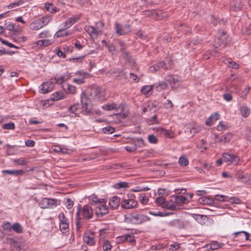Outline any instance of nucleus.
I'll list each match as a JSON object with an SVG mask.
<instances>
[{"label":"nucleus","instance_id":"1","mask_svg":"<svg viewBox=\"0 0 251 251\" xmlns=\"http://www.w3.org/2000/svg\"><path fill=\"white\" fill-rule=\"evenodd\" d=\"M93 216V211L92 207L88 204L84 205L82 207L78 208L76 212V227L79 230L80 225L78 220L80 219L89 220Z\"/></svg>","mask_w":251,"mask_h":251},{"label":"nucleus","instance_id":"2","mask_svg":"<svg viewBox=\"0 0 251 251\" xmlns=\"http://www.w3.org/2000/svg\"><path fill=\"white\" fill-rule=\"evenodd\" d=\"M137 201L135 200V197L133 195H128L124 198L121 202V206L124 209H132L136 206Z\"/></svg>","mask_w":251,"mask_h":251},{"label":"nucleus","instance_id":"3","mask_svg":"<svg viewBox=\"0 0 251 251\" xmlns=\"http://www.w3.org/2000/svg\"><path fill=\"white\" fill-rule=\"evenodd\" d=\"M130 220L132 224L140 225L150 221V217L147 215L139 214L132 213L130 215Z\"/></svg>","mask_w":251,"mask_h":251},{"label":"nucleus","instance_id":"4","mask_svg":"<svg viewBox=\"0 0 251 251\" xmlns=\"http://www.w3.org/2000/svg\"><path fill=\"white\" fill-rule=\"evenodd\" d=\"M223 161L227 165H237L240 160L239 156L229 153H224L222 155Z\"/></svg>","mask_w":251,"mask_h":251},{"label":"nucleus","instance_id":"5","mask_svg":"<svg viewBox=\"0 0 251 251\" xmlns=\"http://www.w3.org/2000/svg\"><path fill=\"white\" fill-rule=\"evenodd\" d=\"M60 221L59 228L63 233H66L69 230V222L63 213H60L58 215Z\"/></svg>","mask_w":251,"mask_h":251},{"label":"nucleus","instance_id":"6","mask_svg":"<svg viewBox=\"0 0 251 251\" xmlns=\"http://www.w3.org/2000/svg\"><path fill=\"white\" fill-rule=\"evenodd\" d=\"M57 201L55 199L44 198L39 202V205L42 208H52L57 205Z\"/></svg>","mask_w":251,"mask_h":251},{"label":"nucleus","instance_id":"7","mask_svg":"<svg viewBox=\"0 0 251 251\" xmlns=\"http://www.w3.org/2000/svg\"><path fill=\"white\" fill-rule=\"evenodd\" d=\"M83 239L84 242L89 246H93L96 243L95 233L91 230L86 231L84 233Z\"/></svg>","mask_w":251,"mask_h":251},{"label":"nucleus","instance_id":"8","mask_svg":"<svg viewBox=\"0 0 251 251\" xmlns=\"http://www.w3.org/2000/svg\"><path fill=\"white\" fill-rule=\"evenodd\" d=\"M75 75L77 77L73 79V81L77 84H82L84 83V79L90 76V74L88 73L84 72L82 71H77L75 73Z\"/></svg>","mask_w":251,"mask_h":251},{"label":"nucleus","instance_id":"9","mask_svg":"<svg viewBox=\"0 0 251 251\" xmlns=\"http://www.w3.org/2000/svg\"><path fill=\"white\" fill-rule=\"evenodd\" d=\"M54 86V81L50 79V81L45 82L41 84L40 86V89L42 93L45 94L52 91Z\"/></svg>","mask_w":251,"mask_h":251},{"label":"nucleus","instance_id":"10","mask_svg":"<svg viewBox=\"0 0 251 251\" xmlns=\"http://www.w3.org/2000/svg\"><path fill=\"white\" fill-rule=\"evenodd\" d=\"M154 132L162 137H166L169 138L173 137V133L171 130H167L161 127H156L153 128Z\"/></svg>","mask_w":251,"mask_h":251},{"label":"nucleus","instance_id":"11","mask_svg":"<svg viewBox=\"0 0 251 251\" xmlns=\"http://www.w3.org/2000/svg\"><path fill=\"white\" fill-rule=\"evenodd\" d=\"M108 213V207L103 203H100L95 209V213L98 217H102Z\"/></svg>","mask_w":251,"mask_h":251},{"label":"nucleus","instance_id":"12","mask_svg":"<svg viewBox=\"0 0 251 251\" xmlns=\"http://www.w3.org/2000/svg\"><path fill=\"white\" fill-rule=\"evenodd\" d=\"M217 200L222 201H227L231 203L239 204L241 203L240 199L237 198L232 197L228 198L225 195H217Z\"/></svg>","mask_w":251,"mask_h":251},{"label":"nucleus","instance_id":"13","mask_svg":"<svg viewBox=\"0 0 251 251\" xmlns=\"http://www.w3.org/2000/svg\"><path fill=\"white\" fill-rule=\"evenodd\" d=\"M78 19L79 17L77 16L69 18L66 22H65L63 24V26L61 28H60L59 30H58L57 31H63L68 29L70 26H71L74 24L76 22L78 21Z\"/></svg>","mask_w":251,"mask_h":251},{"label":"nucleus","instance_id":"14","mask_svg":"<svg viewBox=\"0 0 251 251\" xmlns=\"http://www.w3.org/2000/svg\"><path fill=\"white\" fill-rule=\"evenodd\" d=\"M71 76V73L67 72L60 76H55L54 78H52L51 80L54 81V85L55 83L61 84L67 80Z\"/></svg>","mask_w":251,"mask_h":251},{"label":"nucleus","instance_id":"15","mask_svg":"<svg viewBox=\"0 0 251 251\" xmlns=\"http://www.w3.org/2000/svg\"><path fill=\"white\" fill-rule=\"evenodd\" d=\"M121 199L118 196H114L109 200V204L113 209H116L121 204Z\"/></svg>","mask_w":251,"mask_h":251},{"label":"nucleus","instance_id":"16","mask_svg":"<svg viewBox=\"0 0 251 251\" xmlns=\"http://www.w3.org/2000/svg\"><path fill=\"white\" fill-rule=\"evenodd\" d=\"M215 136L218 139L219 143L226 144L230 142L232 135L231 133H226L221 137H218L217 134H215Z\"/></svg>","mask_w":251,"mask_h":251},{"label":"nucleus","instance_id":"17","mask_svg":"<svg viewBox=\"0 0 251 251\" xmlns=\"http://www.w3.org/2000/svg\"><path fill=\"white\" fill-rule=\"evenodd\" d=\"M11 246L13 251H27L26 246L15 241L11 243Z\"/></svg>","mask_w":251,"mask_h":251},{"label":"nucleus","instance_id":"18","mask_svg":"<svg viewBox=\"0 0 251 251\" xmlns=\"http://www.w3.org/2000/svg\"><path fill=\"white\" fill-rule=\"evenodd\" d=\"M163 208L174 211L180 209L179 206L177 205L176 203H175L173 201H172V198L170 201H166L165 203L163 206Z\"/></svg>","mask_w":251,"mask_h":251},{"label":"nucleus","instance_id":"19","mask_svg":"<svg viewBox=\"0 0 251 251\" xmlns=\"http://www.w3.org/2000/svg\"><path fill=\"white\" fill-rule=\"evenodd\" d=\"M89 202L91 204L103 203L105 201L103 199L98 198L95 194H92L88 197Z\"/></svg>","mask_w":251,"mask_h":251},{"label":"nucleus","instance_id":"20","mask_svg":"<svg viewBox=\"0 0 251 251\" xmlns=\"http://www.w3.org/2000/svg\"><path fill=\"white\" fill-rule=\"evenodd\" d=\"M220 116L218 113L215 112L211 114L210 117L206 120L205 124L207 126H210L214 123L215 122L219 119Z\"/></svg>","mask_w":251,"mask_h":251},{"label":"nucleus","instance_id":"21","mask_svg":"<svg viewBox=\"0 0 251 251\" xmlns=\"http://www.w3.org/2000/svg\"><path fill=\"white\" fill-rule=\"evenodd\" d=\"M234 238L240 237L242 240H245L246 241L249 240V233L245 231H240L233 233ZM251 241V239H250Z\"/></svg>","mask_w":251,"mask_h":251},{"label":"nucleus","instance_id":"22","mask_svg":"<svg viewBox=\"0 0 251 251\" xmlns=\"http://www.w3.org/2000/svg\"><path fill=\"white\" fill-rule=\"evenodd\" d=\"M54 41L53 40H49L47 39H42L39 41H37L35 43L39 47H47L50 45H51L53 43Z\"/></svg>","mask_w":251,"mask_h":251},{"label":"nucleus","instance_id":"23","mask_svg":"<svg viewBox=\"0 0 251 251\" xmlns=\"http://www.w3.org/2000/svg\"><path fill=\"white\" fill-rule=\"evenodd\" d=\"M43 26V24H42L41 21L39 20V19L34 21L30 25V28L33 30H39Z\"/></svg>","mask_w":251,"mask_h":251},{"label":"nucleus","instance_id":"24","mask_svg":"<svg viewBox=\"0 0 251 251\" xmlns=\"http://www.w3.org/2000/svg\"><path fill=\"white\" fill-rule=\"evenodd\" d=\"M81 104L83 109L85 110L86 114L92 112L91 106L89 103V101H84L83 99H81Z\"/></svg>","mask_w":251,"mask_h":251},{"label":"nucleus","instance_id":"25","mask_svg":"<svg viewBox=\"0 0 251 251\" xmlns=\"http://www.w3.org/2000/svg\"><path fill=\"white\" fill-rule=\"evenodd\" d=\"M3 173L8 174L11 175H15L16 176H18L20 175H22L24 172L23 170H4L2 171Z\"/></svg>","mask_w":251,"mask_h":251},{"label":"nucleus","instance_id":"26","mask_svg":"<svg viewBox=\"0 0 251 251\" xmlns=\"http://www.w3.org/2000/svg\"><path fill=\"white\" fill-rule=\"evenodd\" d=\"M168 81L173 89H176L178 87L179 82L177 78L170 76Z\"/></svg>","mask_w":251,"mask_h":251},{"label":"nucleus","instance_id":"27","mask_svg":"<svg viewBox=\"0 0 251 251\" xmlns=\"http://www.w3.org/2000/svg\"><path fill=\"white\" fill-rule=\"evenodd\" d=\"M223 62L230 68L233 69H237L238 68V65L236 63L228 59L224 58Z\"/></svg>","mask_w":251,"mask_h":251},{"label":"nucleus","instance_id":"28","mask_svg":"<svg viewBox=\"0 0 251 251\" xmlns=\"http://www.w3.org/2000/svg\"><path fill=\"white\" fill-rule=\"evenodd\" d=\"M155 65L156 66L158 70L160 69V68H164L165 70H167L170 69L172 67L171 64H167L163 61L158 62Z\"/></svg>","mask_w":251,"mask_h":251},{"label":"nucleus","instance_id":"29","mask_svg":"<svg viewBox=\"0 0 251 251\" xmlns=\"http://www.w3.org/2000/svg\"><path fill=\"white\" fill-rule=\"evenodd\" d=\"M230 7L234 11H239L242 8V4L238 1H233L230 2Z\"/></svg>","mask_w":251,"mask_h":251},{"label":"nucleus","instance_id":"30","mask_svg":"<svg viewBox=\"0 0 251 251\" xmlns=\"http://www.w3.org/2000/svg\"><path fill=\"white\" fill-rule=\"evenodd\" d=\"M156 91L160 92L163 90L166 89L168 87V84L165 82H160L154 85Z\"/></svg>","mask_w":251,"mask_h":251},{"label":"nucleus","instance_id":"31","mask_svg":"<svg viewBox=\"0 0 251 251\" xmlns=\"http://www.w3.org/2000/svg\"><path fill=\"white\" fill-rule=\"evenodd\" d=\"M64 89L68 93L74 94L76 93V88L71 84H66L64 85Z\"/></svg>","mask_w":251,"mask_h":251},{"label":"nucleus","instance_id":"32","mask_svg":"<svg viewBox=\"0 0 251 251\" xmlns=\"http://www.w3.org/2000/svg\"><path fill=\"white\" fill-rule=\"evenodd\" d=\"M178 164L181 167H185L188 165L189 160L185 156H181L178 159Z\"/></svg>","mask_w":251,"mask_h":251},{"label":"nucleus","instance_id":"33","mask_svg":"<svg viewBox=\"0 0 251 251\" xmlns=\"http://www.w3.org/2000/svg\"><path fill=\"white\" fill-rule=\"evenodd\" d=\"M240 112L241 115L244 117H248L250 113V109L246 105H242L241 106Z\"/></svg>","mask_w":251,"mask_h":251},{"label":"nucleus","instance_id":"34","mask_svg":"<svg viewBox=\"0 0 251 251\" xmlns=\"http://www.w3.org/2000/svg\"><path fill=\"white\" fill-rule=\"evenodd\" d=\"M198 201L203 204H209L212 203V200L207 197H202L198 199Z\"/></svg>","mask_w":251,"mask_h":251},{"label":"nucleus","instance_id":"35","mask_svg":"<svg viewBox=\"0 0 251 251\" xmlns=\"http://www.w3.org/2000/svg\"><path fill=\"white\" fill-rule=\"evenodd\" d=\"M63 98V94L60 92H57L52 94L51 97V100L54 101L62 100Z\"/></svg>","mask_w":251,"mask_h":251},{"label":"nucleus","instance_id":"36","mask_svg":"<svg viewBox=\"0 0 251 251\" xmlns=\"http://www.w3.org/2000/svg\"><path fill=\"white\" fill-rule=\"evenodd\" d=\"M147 123L149 125L159 124V121L157 119V116L156 115H153L152 117L147 120Z\"/></svg>","mask_w":251,"mask_h":251},{"label":"nucleus","instance_id":"37","mask_svg":"<svg viewBox=\"0 0 251 251\" xmlns=\"http://www.w3.org/2000/svg\"><path fill=\"white\" fill-rule=\"evenodd\" d=\"M0 29L2 30H8L9 31H12L14 30V26L13 25L11 24V23L7 22L4 24V26H0Z\"/></svg>","mask_w":251,"mask_h":251},{"label":"nucleus","instance_id":"38","mask_svg":"<svg viewBox=\"0 0 251 251\" xmlns=\"http://www.w3.org/2000/svg\"><path fill=\"white\" fill-rule=\"evenodd\" d=\"M45 7L48 11L51 13H55L57 11V7L54 6L52 3H46Z\"/></svg>","mask_w":251,"mask_h":251},{"label":"nucleus","instance_id":"39","mask_svg":"<svg viewBox=\"0 0 251 251\" xmlns=\"http://www.w3.org/2000/svg\"><path fill=\"white\" fill-rule=\"evenodd\" d=\"M229 128V126L226 124L224 123L222 121L219 122V124L217 126V129L218 131H223Z\"/></svg>","mask_w":251,"mask_h":251},{"label":"nucleus","instance_id":"40","mask_svg":"<svg viewBox=\"0 0 251 251\" xmlns=\"http://www.w3.org/2000/svg\"><path fill=\"white\" fill-rule=\"evenodd\" d=\"M152 85H145L144 86L141 90V92L142 94L144 95H147L149 94L151 90L152 89Z\"/></svg>","mask_w":251,"mask_h":251},{"label":"nucleus","instance_id":"41","mask_svg":"<svg viewBox=\"0 0 251 251\" xmlns=\"http://www.w3.org/2000/svg\"><path fill=\"white\" fill-rule=\"evenodd\" d=\"M12 229L18 233H21L23 232V228L18 223H16L12 226Z\"/></svg>","mask_w":251,"mask_h":251},{"label":"nucleus","instance_id":"42","mask_svg":"<svg viewBox=\"0 0 251 251\" xmlns=\"http://www.w3.org/2000/svg\"><path fill=\"white\" fill-rule=\"evenodd\" d=\"M102 108L104 110L109 111L117 109V106L114 103H112L110 104H105L102 106Z\"/></svg>","mask_w":251,"mask_h":251},{"label":"nucleus","instance_id":"43","mask_svg":"<svg viewBox=\"0 0 251 251\" xmlns=\"http://www.w3.org/2000/svg\"><path fill=\"white\" fill-rule=\"evenodd\" d=\"M125 108V105L123 103H121L118 106H117V109H116L117 111H119L120 112L119 114L122 115L123 118H126L127 116V114L124 112Z\"/></svg>","mask_w":251,"mask_h":251},{"label":"nucleus","instance_id":"44","mask_svg":"<svg viewBox=\"0 0 251 251\" xmlns=\"http://www.w3.org/2000/svg\"><path fill=\"white\" fill-rule=\"evenodd\" d=\"M80 105L79 104H74L68 109V110L72 113L76 114V112L79 110Z\"/></svg>","mask_w":251,"mask_h":251},{"label":"nucleus","instance_id":"45","mask_svg":"<svg viewBox=\"0 0 251 251\" xmlns=\"http://www.w3.org/2000/svg\"><path fill=\"white\" fill-rule=\"evenodd\" d=\"M128 186V184L125 182H119L116 183L113 185V187L115 189H120L122 188H126Z\"/></svg>","mask_w":251,"mask_h":251},{"label":"nucleus","instance_id":"46","mask_svg":"<svg viewBox=\"0 0 251 251\" xmlns=\"http://www.w3.org/2000/svg\"><path fill=\"white\" fill-rule=\"evenodd\" d=\"M112 246L109 241L105 240L103 242L102 248L104 251H108L111 250Z\"/></svg>","mask_w":251,"mask_h":251},{"label":"nucleus","instance_id":"47","mask_svg":"<svg viewBox=\"0 0 251 251\" xmlns=\"http://www.w3.org/2000/svg\"><path fill=\"white\" fill-rule=\"evenodd\" d=\"M51 20V17L50 15H47L41 19H39V20L41 21L42 24H43V26L48 24Z\"/></svg>","mask_w":251,"mask_h":251},{"label":"nucleus","instance_id":"48","mask_svg":"<svg viewBox=\"0 0 251 251\" xmlns=\"http://www.w3.org/2000/svg\"><path fill=\"white\" fill-rule=\"evenodd\" d=\"M181 197L180 195H176L174 196H172V201L175 203H176L177 205L179 206V207L180 208V204L182 203V201L180 199Z\"/></svg>","mask_w":251,"mask_h":251},{"label":"nucleus","instance_id":"49","mask_svg":"<svg viewBox=\"0 0 251 251\" xmlns=\"http://www.w3.org/2000/svg\"><path fill=\"white\" fill-rule=\"evenodd\" d=\"M226 37V32H222L221 36H220V39L218 38V40H221L223 43V44L227 45V44H230V43H229L230 40L228 39L225 40V38Z\"/></svg>","mask_w":251,"mask_h":251},{"label":"nucleus","instance_id":"50","mask_svg":"<svg viewBox=\"0 0 251 251\" xmlns=\"http://www.w3.org/2000/svg\"><path fill=\"white\" fill-rule=\"evenodd\" d=\"M149 214L151 215H153V216H161V217H163V216H167V215H169L170 213H162L161 212H154V211H149Z\"/></svg>","mask_w":251,"mask_h":251},{"label":"nucleus","instance_id":"51","mask_svg":"<svg viewBox=\"0 0 251 251\" xmlns=\"http://www.w3.org/2000/svg\"><path fill=\"white\" fill-rule=\"evenodd\" d=\"M134 144L137 147H142L144 146V141L141 138H139L134 141Z\"/></svg>","mask_w":251,"mask_h":251},{"label":"nucleus","instance_id":"52","mask_svg":"<svg viewBox=\"0 0 251 251\" xmlns=\"http://www.w3.org/2000/svg\"><path fill=\"white\" fill-rule=\"evenodd\" d=\"M24 3V1L23 0H19L17 2H15L13 3H10L7 7L8 8H13L16 7H17L19 5H22Z\"/></svg>","mask_w":251,"mask_h":251},{"label":"nucleus","instance_id":"53","mask_svg":"<svg viewBox=\"0 0 251 251\" xmlns=\"http://www.w3.org/2000/svg\"><path fill=\"white\" fill-rule=\"evenodd\" d=\"M3 229L5 230L10 231L12 229V226L9 222L4 223L2 225Z\"/></svg>","mask_w":251,"mask_h":251},{"label":"nucleus","instance_id":"54","mask_svg":"<svg viewBox=\"0 0 251 251\" xmlns=\"http://www.w3.org/2000/svg\"><path fill=\"white\" fill-rule=\"evenodd\" d=\"M15 162L16 164L21 166L26 165L27 163V162L23 158L15 160Z\"/></svg>","mask_w":251,"mask_h":251},{"label":"nucleus","instance_id":"55","mask_svg":"<svg viewBox=\"0 0 251 251\" xmlns=\"http://www.w3.org/2000/svg\"><path fill=\"white\" fill-rule=\"evenodd\" d=\"M155 201L156 203L161 206L162 207L166 202L165 199L162 197H159L156 198Z\"/></svg>","mask_w":251,"mask_h":251},{"label":"nucleus","instance_id":"56","mask_svg":"<svg viewBox=\"0 0 251 251\" xmlns=\"http://www.w3.org/2000/svg\"><path fill=\"white\" fill-rule=\"evenodd\" d=\"M150 188L148 187H141L140 186H137L134 189H132V191L137 192H141V191H146L149 190Z\"/></svg>","mask_w":251,"mask_h":251},{"label":"nucleus","instance_id":"57","mask_svg":"<svg viewBox=\"0 0 251 251\" xmlns=\"http://www.w3.org/2000/svg\"><path fill=\"white\" fill-rule=\"evenodd\" d=\"M3 128L6 129H13L15 128V125L13 123L4 124L3 125Z\"/></svg>","mask_w":251,"mask_h":251},{"label":"nucleus","instance_id":"58","mask_svg":"<svg viewBox=\"0 0 251 251\" xmlns=\"http://www.w3.org/2000/svg\"><path fill=\"white\" fill-rule=\"evenodd\" d=\"M210 249L211 250H215L221 247V246L217 242H213L210 245Z\"/></svg>","mask_w":251,"mask_h":251},{"label":"nucleus","instance_id":"59","mask_svg":"<svg viewBox=\"0 0 251 251\" xmlns=\"http://www.w3.org/2000/svg\"><path fill=\"white\" fill-rule=\"evenodd\" d=\"M126 235V241H127L130 243L135 242V237L131 234H125Z\"/></svg>","mask_w":251,"mask_h":251},{"label":"nucleus","instance_id":"60","mask_svg":"<svg viewBox=\"0 0 251 251\" xmlns=\"http://www.w3.org/2000/svg\"><path fill=\"white\" fill-rule=\"evenodd\" d=\"M103 131L104 133L111 134L114 132L115 129L111 126H107L103 129Z\"/></svg>","mask_w":251,"mask_h":251},{"label":"nucleus","instance_id":"61","mask_svg":"<svg viewBox=\"0 0 251 251\" xmlns=\"http://www.w3.org/2000/svg\"><path fill=\"white\" fill-rule=\"evenodd\" d=\"M148 141L151 143L156 144L157 142V139L154 135H150L148 136Z\"/></svg>","mask_w":251,"mask_h":251},{"label":"nucleus","instance_id":"62","mask_svg":"<svg viewBox=\"0 0 251 251\" xmlns=\"http://www.w3.org/2000/svg\"><path fill=\"white\" fill-rule=\"evenodd\" d=\"M126 150L128 152H133L137 150V147L134 144L130 145L126 147Z\"/></svg>","mask_w":251,"mask_h":251},{"label":"nucleus","instance_id":"63","mask_svg":"<svg viewBox=\"0 0 251 251\" xmlns=\"http://www.w3.org/2000/svg\"><path fill=\"white\" fill-rule=\"evenodd\" d=\"M65 205L68 209H71L74 205V202L70 199H68L65 202Z\"/></svg>","mask_w":251,"mask_h":251},{"label":"nucleus","instance_id":"64","mask_svg":"<svg viewBox=\"0 0 251 251\" xmlns=\"http://www.w3.org/2000/svg\"><path fill=\"white\" fill-rule=\"evenodd\" d=\"M140 201L142 204H145L148 202L149 198L146 195H144L142 197L141 196Z\"/></svg>","mask_w":251,"mask_h":251}]
</instances>
